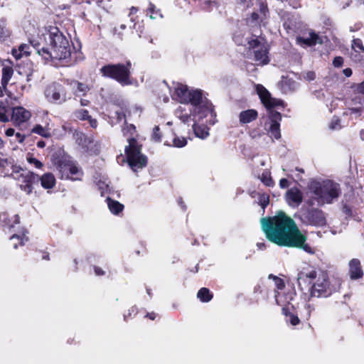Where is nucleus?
<instances>
[{
    "label": "nucleus",
    "instance_id": "nucleus-62",
    "mask_svg": "<svg viewBox=\"0 0 364 364\" xmlns=\"http://www.w3.org/2000/svg\"><path fill=\"white\" fill-rule=\"evenodd\" d=\"M259 14L257 13L252 12L251 14V19H252V21H254V22L255 21H257L259 20Z\"/></svg>",
    "mask_w": 364,
    "mask_h": 364
},
{
    "label": "nucleus",
    "instance_id": "nucleus-37",
    "mask_svg": "<svg viewBox=\"0 0 364 364\" xmlns=\"http://www.w3.org/2000/svg\"><path fill=\"white\" fill-rule=\"evenodd\" d=\"M76 90L75 95L77 96V93H81L82 96H85L87 93L90 91V87L88 85L85 84L83 82L76 81Z\"/></svg>",
    "mask_w": 364,
    "mask_h": 364
},
{
    "label": "nucleus",
    "instance_id": "nucleus-42",
    "mask_svg": "<svg viewBox=\"0 0 364 364\" xmlns=\"http://www.w3.org/2000/svg\"><path fill=\"white\" fill-rule=\"evenodd\" d=\"M187 144V140L185 137L176 136L173 139V146L178 148H182Z\"/></svg>",
    "mask_w": 364,
    "mask_h": 364
},
{
    "label": "nucleus",
    "instance_id": "nucleus-36",
    "mask_svg": "<svg viewBox=\"0 0 364 364\" xmlns=\"http://www.w3.org/2000/svg\"><path fill=\"white\" fill-rule=\"evenodd\" d=\"M11 36L10 30L6 27L4 21H0V41H4Z\"/></svg>",
    "mask_w": 364,
    "mask_h": 364
},
{
    "label": "nucleus",
    "instance_id": "nucleus-31",
    "mask_svg": "<svg viewBox=\"0 0 364 364\" xmlns=\"http://www.w3.org/2000/svg\"><path fill=\"white\" fill-rule=\"evenodd\" d=\"M107 204L110 212L114 215H118L124 210V205L117 200L107 198Z\"/></svg>",
    "mask_w": 364,
    "mask_h": 364
},
{
    "label": "nucleus",
    "instance_id": "nucleus-9",
    "mask_svg": "<svg viewBox=\"0 0 364 364\" xmlns=\"http://www.w3.org/2000/svg\"><path fill=\"white\" fill-rule=\"evenodd\" d=\"M185 103H190L194 107L199 106V112L204 117H206L208 113H210L212 117L216 116L213 104L207 98L203 99L201 90H190Z\"/></svg>",
    "mask_w": 364,
    "mask_h": 364
},
{
    "label": "nucleus",
    "instance_id": "nucleus-50",
    "mask_svg": "<svg viewBox=\"0 0 364 364\" xmlns=\"http://www.w3.org/2000/svg\"><path fill=\"white\" fill-rule=\"evenodd\" d=\"M259 12L264 15V16L266 18L267 14L269 13V9L267 7V5L262 3L259 6Z\"/></svg>",
    "mask_w": 364,
    "mask_h": 364
},
{
    "label": "nucleus",
    "instance_id": "nucleus-49",
    "mask_svg": "<svg viewBox=\"0 0 364 364\" xmlns=\"http://www.w3.org/2000/svg\"><path fill=\"white\" fill-rule=\"evenodd\" d=\"M343 65V58L341 56H336L333 60V65L336 68H341Z\"/></svg>",
    "mask_w": 364,
    "mask_h": 364
},
{
    "label": "nucleus",
    "instance_id": "nucleus-33",
    "mask_svg": "<svg viewBox=\"0 0 364 364\" xmlns=\"http://www.w3.org/2000/svg\"><path fill=\"white\" fill-rule=\"evenodd\" d=\"M29 48V46L26 44H21L19 46L18 50H12V55L16 59H19L23 55L28 56L30 55V51L28 50Z\"/></svg>",
    "mask_w": 364,
    "mask_h": 364
},
{
    "label": "nucleus",
    "instance_id": "nucleus-51",
    "mask_svg": "<svg viewBox=\"0 0 364 364\" xmlns=\"http://www.w3.org/2000/svg\"><path fill=\"white\" fill-rule=\"evenodd\" d=\"M93 269L96 276H104L105 274V272L98 266H93Z\"/></svg>",
    "mask_w": 364,
    "mask_h": 364
},
{
    "label": "nucleus",
    "instance_id": "nucleus-29",
    "mask_svg": "<svg viewBox=\"0 0 364 364\" xmlns=\"http://www.w3.org/2000/svg\"><path fill=\"white\" fill-rule=\"evenodd\" d=\"M314 311V306L311 304L306 303L303 308L299 309V314L303 321H308L311 318L312 311Z\"/></svg>",
    "mask_w": 364,
    "mask_h": 364
},
{
    "label": "nucleus",
    "instance_id": "nucleus-52",
    "mask_svg": "<svg viewBox=\"0 0 364 364\" xmlns=\"http://www.w3.org/2000/svg\"><path fill=\"white\" fill-rule=\"evenodd\" d=\"M240 4L245 9H248L253 5L252 0H240Z\"/></svg>",
    "mask_w": 364,
    "mask_h": 364
},
{
    "label": "nucleus",
    "instance_id": "nucleus-7",
    "mask_svg": "<svg viewBox=\"0 0 364 364\" xmlns=\"http://www.w3.org/2000/svg\"><path fill=\"white\" fill-rule=\"evenodd\" d=\"M127 141L129 145L126 146L124 152L129 166L134 171L145 168L148 164V158L141 153L142 145L134 137H129Z\"/></svg>",
    "mask_w": 364,
    "mask_h": 364
},
{
    "label": "nucleus",
    "instance_id": "nucleus-2",
    "mask_svg": "<svg viewBox=\"0 0 364 364\" xmlns=\"http://www.w3.org/2000/svg\"><path fill=\"white\" fill-rule=\"evenodd\" d=\"M46 41L48 47H36L37 53L46 60L70 59L71 47L68 39L56 26H50L46 34Z\"/></svg>",
    "mask_w": 364,
    "mask_h": 364
},
{
    "label": "nucleus",
    "instance_id": "nucleus-54",
    "mask_svg": "<svg viewBox=\"0 0 364 364\" xmlns=\"http://www.w3.org/2000/svg\"><path fill=\"white\" fill-rule=\"evenodd\" d=\"M16 139L19 143H23L26 139V136L19 132L15 134Z\"/></svg>",
    "mask_w": 364,
    "mask_h": 364
},
{
    "label": "nucleus",
    "instance_id": "nucleus-63",
    "mask_svg": "<svg viewBox=\"0 0 364 364\" xmlns=\"http://www.w3.org/2000/svg\"><path fill=\"white\" fill-rule=\"evenodd\" d=\"M363 59V56L360 54H355L353 57V60L355 62H360Z\"/></svg>",
    "mask_w": 364,
    "mask_h": 364
},
{
    "label": "nucleus",
    "instance_id": "nucleus-60",
    "mask_svg": "<svg viewBox=\"0 0 364 364\" xmlns=\"http://www.w3.org/2000/svg\"><path fill=\"white\" fill-rule=\"evenodd\" d=\"M5 134L7 136H12L13 135L15 134V130L13 128H8L6 131H5Z\"/></svg>",
    "mask_w": 364,
    "mask_h": 364
},
{
    "label": "nucleus",
    "instance_id": "nucleus-39",
    "mask_svg": "<svg viewBox=\"0 0 364 364\" xmlns=\"http://www.w3.org/2000/svg\"><path fill=\"white\" fill-rule=\"evenodd\" d=\"M176 115L183 123H187L191 120V114L184 112L181 107L176 110Z\"/></svg>",
    "mask_w": 364,
    "mask_h": 364
},
{
    "label": "nucleus",
    "instance_id": "nucleus-30",
    "mask_svg": "<svg viewBox=\"0 0 364 364\" xmlns=\"http://www.w3.org/2000/svg\"><path fill=\"white\" fill-rule=\"evenodd\" d=\"M10 240L13 242V247L17 249L19 246H23L28 240V237L25 234H14L10 237Z\"/></svg>",
    "mask_w": 364,
    "mask_h": 364
},
{
    "label": "nucleus",
    "instance_id": "nucleus-3",
    "mask_svg": "<svg viewBox=\"0 0 364 364\" xmlns=\"http://www.w3.org/2000/svg\"><path fill=\"white\" fill-rule=\"evenodd\" d=\"M299 278H308L312 282L310 289L311 297H328L338 291L341 285L339 280H331L328 272L321 269L301 272Z\"/></svg>",
    "mask_w": 364,
    "mask_h": 364
},
{
    "label": "nucleus",
    "instance_id": "nucleus-47",
    "mask_svg": "<svg viewBox=\"0 0 364 364\" xmlns=\"http://www.w3.org/2000/svg\"><path fill=\"white\" fill-rule=\"evenodd\" d=\"M259 203H260V205L263 208H265L269 203V197L268 195L267 194H262V196H260L259 197Z\"/></svg>",
    "mask_w": 364,
    "mask_h": 364
},
{
    "label": "nucleus",
    "instance_id": "nucleus-13",
    "mask_svg": "<svg viewBox=\"0 0 364 364\" xmlns=\"http://www.w3.org/2000/svg\"><path fill=\"white\" fill-rule=\"evenodd\" d=\"M31 117V112L23 107H13L11 113V120L15 125H20L28 121Z\"/></svg>",
    "mask_w": 364,
    "mask_h": 364
},
{
    "label": "nucleus",
    "instance_id": "nucleus-15",
    "mask_svg": "<svg viewBox=\"0 0 364 364\" xmlns=\"http://www.w3.org/2000/svg\"><path fill=\"white\" fill-rule=\"evenodd\" d=\"M296 43L299 46L305 45L308 47H312L316 44H322L323 40L318 34L315 33L314 31L309 32V38H304L301 36H297L296 38Z\"/></svg>",
    "mask_w": 364,
    "mask_h": 364
},
{
    "label": "nucleus",
    "instance_id": "nucleus-53",
    "mask_svg": "<svg viewBox=\"0 0 364 364\" xmlns=\"http://www.w3.org/2000/svg\"><path fill=\"white\" fill-rule=\"evenodd\" d=\"M289 181L287 178H282L279 181V186L281 188H286L289 187Z\"/></svg>",
    "mask_w": 364,
    "mask_h": 364
},
{
    "label": "nucleus",
    "instance_id": "nucleus-4",
    "mask_svg": "<svg viewBox=\"0 0 364 364\" xmlns=\"http://www.w3.org/2000/svg\"><path fill=\"white\" fill-rule=\"evenodd\" d=\"M257 93L268 112V119L269 127V132L276 139H279L282 136L280 130V122L282 121V114L273 109L277 107H284V102L282 100L274 98L270 92L260 84L256 86Z\"/></svg>",
    "mask_w": 364,
    "mask_h": 364
},
{
    "label": "nucleus",
    "instance_id": "nucleus-34",
    "mask_svg": "<svg viewBox=\"0 0 364 364\" xmlns=\"http://www.w3.org/2000/svg\"><path fill=\"white\" fill-rule=\"evenodd\" d=\"M146 16H149L151 19L157 18H162L161 10L157 9L156 6L151 2H149V6L146 10Z\"/></svg>",
    "mask_w": 364,
    "mask_h": 364
},
{
    "label": "nucleus",
    "instance_id": "nucleus-23",
    "mask_svg": "<svg viewBox=\"0 0 364 364\" xmlns=\"http://www.w3.org/2000/svg\"><path fill=\"white\" fill-rule=\"evenodd\" d=\"M41 186L45 189L53 188L56 183L55 178L51 173H46L39 176Z\"/></svg>",
    "mask_w": 364,
    "mask_h": 364
},
{
    "label": "nucleus",
    "instance_id": "nucleus-1",
    "mask_svg": "<svg viewBox=\"0 0 364 364\" xmlns=\"http://www.w3.org/2000/svg\"><path fill=\"white\" fill-rule=\"evenodd\" d=\"M260 222L267 239L272 243L281 247L301 248L308 253L314 252L311 246L306 243V237L284 212L279 211L274 216L262 218Z\"/></svg>",
    "mask_w": 364,
    "mask_h": 364
},
{
    "label": "nucleus",
    "instance_id": "nucleus-22",
    "mask_svg": "<svg viewBox=\"0 0 364 364\" xmlns=\"http://www.w3.org/2000/svg\"><path fill=\"white\" fill-rule=\"evenodd\" d=\"M12 107L7 100H0V122H9V116L11 113Z\"/></svg>",
    "mask_w": 364,
    "mask_h": 364
},
{
    "label": "nucleus",
    "instance_id": "nucleus-38",
    "mask_svg": "<svg viewBox=\"0 0 364 364\" xmlns=\"http://www.w3.org/2000/svg\"><path fill=\"white\" fill-rule=\"evenodd\" d=\"M352 49L355 52H361L364 53V46L363 44V41L360 38H354L352 41Z\"/></svg>",
    "mask_w": 364,
    "mask_h": 364
},
{
    "label": "nucleus",
    "instance_id": "nucleus-24",
    "mask_svg": "<svg viewBox=\"0 0 364 364\" xmlns=\"http://www.w3.org/2000/svg\"><path fill=\"white\" fill-rule=\"evenodd\" d=\"M0 222L3 225V226L11 228L14 226L15 224H18L20 223V217L18 214L14 215V220H12L9 215V213L6 212H3L0 213Z\"/></svg>",
    "mask_w": 364,
    "mask_h": 364
},
{
    "label": "nucleus",
    "instance_id": "nucleus-14",
    "mask_svg": "<svg viewBox=\"0 0 364 364\" xmlns=\"http://www.w3.org/2000/svg\"><path fill=\"white\" fill-rule=\"evenodd\" d=\"M348 274L351 280H357L363 277V269L358 259H350L348 262Z\"/></svg>",
    "mask_w": 364,
    "mask_h": 364
},
{
    "label": "nucleus",
    "instance_id": "nucleus-58",
    "mask_svg": "<svg viewBox=\"0 0 364 364\" xmlns=\"http://www.w3.org/2000/svg\"><path fill=\"white\" fill-rule=\"evenodd\" d=\"M80 104L82 107H86V106L90 105V101L87 99L81 98L80 100Z\"/></svg>",
    "mask_w": 364,
    "mask_h": 364
},
{
    "label": "nucleus",
    "instance_id": "nucleus-59",
    "mask_svg": "<svg viewBox=\"0 0 364 364\" xmlns=\"http://www.w3.org/2000/svg\"><path fill=\"white\" fill-rule=\"evenodd\" d=\"M39 254L41 255V259H45V260H49L50 259V256H49V253L47 252H38Z\"/></svg>",
    "mask_w": 364,
    "mask_h": 364
},
{
    "label": "nucleus",
    "instance_id": "nucleus-5",
    "mask_svg": "<svg viewBox=\"0 0 364 364\" xmlns=\"http://www.w3.org/2000/svg\"><path fill=\"white\" fill-rule=\"evenodd\" d=\"M133 67L130 60L124 63H107L100 69V74L105 78L114 80L121 86L132 85Z\"/></svg>",
    "mask_w": 364,
    "mask_h": 364
},
{
    "label": "nucleus",
    "instance_id": "nucleus-43",
    "mask_svg": "<svg viewBox=\"0 0 364 364\" xmlns=\"http://www.w3.org/2000/svg\"><path fill=\"white\" fill-rule=\"evenodd\" d=\"M26 160L29 164H33L34 166L37 168H41L43 166L42 162H41L38 159L34 158L32 155H30L29 154L26 157Z\"/></svg>",
    "mask_w": 364,
    "mask_h": 364
},
{
    "label": "nucleus",
    "instance_id": "nucleus-19",
    "mask_svg": "<svg viewBox=\"0 0 364 364\" xmlns=\"http://www.w3.org/2000/svg\"><path fill=\"white\" fill-rule=\"evenodd\" d=\"M73 116L77 120L88 121L90 127L93 129H95L97 127L98 122L97 119L92 117L87 109H75L73 112Z\"/></svg>",
    "mask_w": 364,
    "mask_h": 364
},
{
    "label": "nucleus",
    "instance_id": "nucleus-11",
    "mask_svg": "<svg viewBox=\"0 0 364 364\" xmlns=\"http://www.w3.org/2000/svg\"><path fill=\"white\" fill-rule=\"evenodd\" d=\"M52 162L59 172L60 178L68 179L67 173L74 164L71 157L64 151H57L52 156Z\"/></svg>",
    "mask_w": 364,
    "mask_h": 364
},
{
    "label": "nucleus",
    "instance_id": "nucleus-40",
    "mask_svg": "<svg viewBox=\"0 0 364 364\" xmlns=\"http://www.w3.org/2000/svg\"><path fill=\"white\" fill-rule=\"evenodd\" d=\"M261 181L267 187H272L274 185V182L270 175L268 173H263L260 178Z\"/></svg>",
    "mask_w": 364,
    "mask_h": 364
},
{
    "label": "nucleus",
    "instance_id": "nucleus-10",
    "mask_svg": "<svg viewBox=\"0 0 364 364\" xmlns=\"http://www.w3.org/2000/svg\"><path fill=\"white\" fill-rule=\"evenodd\" d=\"M299 218L306 225L323 227L326 224L324 213L318 208H306L300 212Z\"/></svg>",
    "mask_w": 364,
    "mask_h": 364
},
{
    "label": "nucleus",
    "instance_id": "nucleus-12",
    "mask_svg": "<svg viewBox=\"0 0 364 364\" xmlns=\"http://www.w3.org/2000/svg\"><path fill=\"white\" fill-rule=\"evenodd\" d=\"M45 95L49 101L53 102L59 101L60 103L67 100L65 87L58 82H53L49 85L45 90Z\"/></svg>",
    "mask_w": 364,
    "mask_h": 364
},
{
    "label": "nucleus",
    "instance_id": "nucleus-45",
    "mask_svg": "<svg viewBox=\"0 0 364 364\" xmlns=\"http://www.w3.org/2000/svg\"><path fill=\"white\" fill-rule=\"evenodd\" d=\"M247 43L249 46V48L252 49L254 50L259 48L260 46L262 45L257 38L251 39L248 41Z\"/></svg>",
    "mask_w": 364,
    "mask_h": 364
},
{
    "label": "nucleus",
    "instance_id": "nucleus-26",
    "mask_svg": "<svg viewBox=\"0 0 364 364\" xmlns=\"http://www.w3.org/2000/svg\"><path fill=\"white\" fill-rule=\"evenodd\" d=\"M1 85L7 88L9 82L14 75V69L11 66H4L1 70Z\"/></svg>",
    "mask_w": 364,
    "mask_h": 364
},
{
    "label": "nucleus",
    "instance_id": "nucleus-41",
    "mask_svg": "<svg viewBox=\"0 0 364 364\" xmlns=\"http://www.w3.org/2000/svg\"><path fill=\"white\" fill-rule=\"evenodd\" d=\"M269 278H272L274 281L275 286L277 290H282L285 287V283L284 280L277 276H274L273 274H269Z\"/></svg>",
    "mask_w": 364,
    "mask_h": 364
},
{
    "label": "nucleus",
    "instance_id": "nucleus-61",
    "mask_svg": "<svg viewBox=\"0 0 364 364\" xmlns=\"http://www.w3.org/2000/svg\"><path fill=\"white\" fill-rule=\"evenodd\" d=\"M139 11V9L137 7H135V6H132L129 9V16H133L134 14H136V12Z\"/></svg>",
    "mask_w": 364,
    "mask_h": 364
},
{
    "label": "nucleus",
    "instance_id": "nucleus-48",
    "mask_svg": "<svg viewBox=\"0 0 364 364\" xmlns=\"http://www.w3.org/2000/svg\"><path fill=\"white\" fill-rule=\"evenodd\" d=\"M289 322L292 326H296L300 323V319L297 315L292 313H289Z\"/></svg>",
    "mask_w": 364,
    "mask_h": 364
},
{
    "label": "nucleus",
    "instance_id": "nucleus-25",
    "mask_svg": "<svg viewBox=\"0 0 364 364\" xmlns=\"http://www.w3.org/2000/svg\"><path fill=\"white\" fill-rule=\"evenodd\" d=\"M189 90L187 85L182 83H177L175 87V95L179 98L181 102L185 103L186 99L187 98Z\"/></svg>",
    "mask_w": 364,
    "mask_h": 364
},
{
    "label": "nucleus",
    "instance_id": "nucleus-28",
    "mask_svg": "<svg viewBox=\"0 0 364 364\" xmlns=\"http://www.w3.org/2000/svg\"><path fill=\"white\" fill-rule=\"evenodd\" d=\"M197 298L203 303H208L213 298V293L208 288L202 287L197 293Z\"/></svg>",
    "mask_w": 364,
    "mask_h": 364
},
{
    "label": "nucleus",
    "instance_id": "nucleus-8",
    "mask_svg": "<svg viewBox=\"0 0 364 364\" xmlns=\"http://www.w3.org/2000/svg\"><path fill=\"white\" fill-rule=\"evenodd\" d=\"M12 178L19 183L20 189L30 195L33 190V185L39 182V176L33 171H25L21 166H14Z\"/></svg>",
    "mask_w": 364,
    "mask_h": 364
},
{
    "label": "nucleus",
    "instance_id": "nucleus-44",
    "mask_svg": "<svg viewBox=\"0 0 364 364\" xmlns=\"http://www.w3.org/2000/svg\"><path fill=\"white\" fill-rule=\"evenodd\" d=\"M151 136H152V139L154 141L160 142L161 141L162 135H161V130H160V128L159 126L154 127V128L153 129V132H152Z\"/></svg>",
    "mask_w": 364,
    "mask_h": 364
},
{
    "label": "nucleus",
    "instance_id": "nucleus-17",
    "mask_svg": "<svg viewBox=\"0 0 364 364\" xmlns=\"http://www.w3.org/2000/svg\"><path fill=\"white\" fill-rule=\"evenodd\" d=\"M73 138L75 143L86 151L89 149L90 146L93 142V139L92 137H90L82 132L77 130L74 132Z\"/></svg>",
    "mask_w": 364,
    "mask_h": 364
},
{
    "label": "nucleus",
    "instance_id": "nucleus-18",
    "mask_svg": "<svg viewBox=\"0 0 364 364\" xmlns=\"http://www.w3.org/2000/svg\"><path fill=\"white\" fill-rule=\"evenodd\" d=\"M255 60L257 65H265L269 64V48L265 44H262L259 48L254 50Z\"/></svg>",
    "mask_w": 364,
    "mask_h": 364
},
{
    "label": "nucleus",
    "instance_id": "nucleus-27",
    "mask_svg": "<svg viewBox=\"0 0 364 364\" xmlns=\"http://www.w3.org/2000/svg\"><path fill=\"white\" fill-rule=\"evenodd\" d=\"M67 175H68V179L71 181H79L81 180L83 176V172L74 162L73 165L70 168L69 172H68Z\"/></svg>",
    "mask_w": 364,
    "mask_h": 364
},
{
    "label": "nucleus",
    "instance_id": "nucleus-56",
    "mask_svg": "<svg viewBox=\"0 0 364 364\" xmlns=\"http://www.w3.org/2000/svg\"><path fill=\"white\" fill-rule=\"evenodd\" d=\"M156 316H157L155 312L152 311V312L147 313L146 314L145 317L149 318V319H150V320H151V321H154V320L156 319Z\"/></svg>",
    "mask_w": 364,
    "mask_h": 364
},
{
    "label": "nucleus",
    "instance_id": "nucleus-20",
    "mask_svg": "<svg viewBox=\"0 0 364 364\" xmlns=\"http://www.w3.org/2000/svg\"><path fill=\"white\" fill-rule=\"evenodd\" d=\"M239 122L241 124L251 123L258 118V112L254 109L242 111L239 114Z\"/></svg>",
    "mask_w": 364,
    "mask_h": 364
},
{
    "label": "nucleus",
    "instance_id": "nucleus-64",
    "mask_svg": "<svg viewBox=\"0 0 364 364\" xmlns=\"http://www.w3.org/2000/svg\"><path fill=\"white\" fill-rule=\"evenodd\" d=\"M358 91L362 94H364V81L358 85Z\"/></svg>",
    "mask_w": 364,
    "mask_h": 364
},
{
    "label": "nucleus",
    "instance_id": "nucleus-57",
    "mask_svg": "<svg viewBox=\"0 0 364 364\" xmlns=\"http://www.w3.org/2000/svg\"><path fill=\"white\" fill-rule=\"evenodd\" d=\"M343 73L344 74V75L347 77H349L352 75L353 74V71H352V69L350 68H345L343 70Z\"/></svg>",
    "mask_w": 364,
    "mask_h": 364
},
{
    "label": "nucleus",
    "instance_id": "nucleus-46",
    "mask_svg": "<svg viewBox=\"0 0 364 364\" xmlns=\"http://www.w3.org/2000/svg\"><path fill=\"white\" fill-rule=\"evenodd\" d=\"M124 134H129L131 135V137H134L133 135L136 132V127L132 124H127L126 123V127L123 129Z\"/></svg>",
    "mask_w": 364,
    "mask_h": 364
},
{
    "label": "nucleus",
    "instance_id": "nucleus-35",
    "mask_svg": "<svg viewBox=\"0 0 364 364\" xmlns=\"http://www.w3.org/2000/svg\"><path fill=\"white\" fill-rule=\"evenodd\" d=\"M193 129L195 135L197 137L200 138V139H205L209 134V133L208 132V128L206 127L198 125L196 123H194L193 125Z\"/></svg>",
    "mask_w": 364,
    "mask_h": 364
},
{
    "label": "nucleus",
    "instance_id": "nucleus-16",
    "mask_svg": "<svg viewBox=\"0 0 364 364\" xmlns=\"http://www.w3.org/2000/svg\"><path fill=\"white\" fill-rule=\"evenodd\" d=\"M285 198L289 205L298 206L303 201V194L298 188L293 187L287 191Z\"/></svg>",
    "mask_w": 364,
    "mask_h": 364
},
{
    "label": "nucleus",
    "instance_id": "nucleus-6",
    "mask_svg": "<svg viewBox=\"0 0 364 364\" xmlns=\"http://www.w3.org/2000/svg\"><path fill=\"white\" fill-rule=\"evenodd\" d=\"M308 188L310 192L316 196L315 199L321 204H331L341 194L340 184L330 179L321 182L312 181Z\"/></svg>",
    "mask_w": 364,
    "mask_h": 364
},
{
    "label": "nucleus",
    "instance_id": "nucleus-32",
    "mask_svg": "<svg viewBox=\"0 0 364 364\" xmlns=\"http://www.w3.org/2000/svg\"><path fill=\"white\" fill-rule=\"evenodd\" d=\"M31 132L46 139L51 137L50 129L48 127H43L41 124H36L31 129Z\"/></svg>",
    "mask_w": 364,
    "mask_h": 364
},
{
    "label": "nucleus",
    "instance_id": "nucleus-21",
    "mask_svg": "<svg viewBox=\"0 0 364 364\" xmlns=\"http://www.w3.org/2000/svg\"><path fill=\"white\" fill-rule=\"evenodd\" d=\"M7 163H2V166H0V175L4 177L13 178L14 166L19 165L14 164V160L12 158H7Z\"/></svg>",
    "mask_w": 364,
    "mask_h": 364
},
{
    "label": "nucleus",
    "instance_id": "nucleus-55",
    "mask_svg": "<svg viewBox=\"0 0 364 364\" xmlns=\"http://www.w3.org/2000/svg\"><path fill=\"white\" fill-rule=\"evenodd\" d=\"M339 123H340V120L338 119H336V120H332L329 125V127L331 129H334L337 127V126L339 125Z\"/></svg>",
    "mask_w": 364,
    "mask_h": 364
}]
</instances>
